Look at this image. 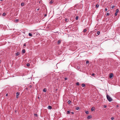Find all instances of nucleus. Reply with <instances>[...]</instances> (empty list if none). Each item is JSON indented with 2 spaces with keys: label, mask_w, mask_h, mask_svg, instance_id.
Segmentation results:
<instances>
[{
  "label": "nucleus",
  "mask_w": 120,
  "mask_h": 120,
  "mask_svg": "<svg viewBox=\"0 0 120 120\" xmlns=\"http://www.w3.org/2000/svg\"><path fill=\"white\" fill-rule=\"evenodd\" d=\"M8 95V94H6V96H7Z\"/></svg>",
  "instance_id": "41"
},
{
  "label": "nucleus",
  "mask_w": 120,
  "mask_h": 120,
  "mask_svg": "<svg viewBox=\"0 0 120 120\" xmlns=\"http://www.w3.org/2000/svg\"><path fill=\"white\" fill-rule=\"evenodd\" d=\"M111 119L112 120H113L114 119V118L113 117H112L111 118Z\"/></svg>",
  "instance_id": "35"
},
{
  "label": "nucleus",
  "mask_w": 120,
  "mask_h": 120,
  "mask_svg": "<svg viewBox=\"0 0 120 120\" xmlns=\"http://www.w3.org/2000/svg\"><path fill=\"white\" fill-rule=\"evenodd\" d=\"M34 115L36 116H37V114H34Z\"/></svg>",
  "instance_id": "31"
},
{
  "label": "nucleus",
  "mask_w": 120,
  "mask_h": 120,
  "mask_svg": "<svg viewBox=\"0 0 120 120\" xmlns=\"http://www.w3.org/2000/svg\"><path fill=\"white\" fill-rule=\"evenodd\" d=\"M99 5H98V4H97L96 5V8H98L99 7Z\"/></svg>",
  "instance_id": "15"
},
{
  "label": "nucleus",
  "mask_w": 120,
  "mask_h": 120,
  "mask_svg": "<svg viewBox=\"0 0 120 120\" xmlns=\"http://www.w3.org/2000/svg\"><path fill=\"white\" fill-rule=\"evenodd\" d=\"M61 41V40H59L57 42V43L58 44H60V43Z\"/></svg>",
  "instance_id": "3"
},
{
  "label": "nucleus",
  "mask_w": 120,
  "mask_h": 120,
  "mask_svg": "<svg viewBox=\"0 0 120 120\" xmlns=\"http://www.w3.org/2000/svg\"><path fill=\"white\" fill-rule=\"evenodd\" d=\"M24 46H26V44H24Z\"/></svg>",
  "instance_id": "36"
},
{
  "label": "nucleus",
  "mask_w": 120,
  "mask_h": 120,
  "mask_svg": "<svg viewBox=\"0 0 120 120\" xmlns=\"http://www.w3.org/2000/svg\"><path fill=\"white\" fill-rule=\"evenodd\" d=\"M106 107V105H104V108H105Z\"/></svg>",
  "instance_id": "39"
},
{
  "label": "nucleus",
  "mask_w": 120,
  "mask_h": 120,
  "mask_svg": "<svg viewBox=\"0 0 120 120\" xmlns=\"http://www.w3.org/2000/svg\"><path fill=\"white\" fill-rule=\"evenodd\" d=\"M97 33L99 35L100 33V32L98 31L97 32Z\"/></svg>",
  "instance_id": "26"
},
{
  "label": "nucleus",
  "mask_w": 120,
  "mask_h": 120,
  "mask_svg": "<svg viewBox=\"0 0 120 120\" xmlns=\"http://www.w3.org/2000/svg\"><path fill=\"white\" fill-rule=\"evenodd\" d=\"M119 11L118 9H117L116 10V12L117 13L119 12Z\"/></svg>",
  "instance_id": "18"
},
{
  "label": "nucleus",
  "mask_w": 120,
  "mask_h": 120,
  "mask_svg": "<svg viewBox=\"0 0 120 120\" xmlns=\"http://www.w3.org/2000/svg\"><path fill=\"white\" fill-rule=\"evenodd\" d=\"M68 104H70L71 103V101L70 100H69L68 101Z\"/></svg>",
  "instance_id": "11"
},
{
  "label": "nucleus",
  "mask_w": 120,
  "mask_h": 120,
  "mask_svg": "<svg viewBox=\"0 0 120 120\" xmlns=\"http://www.w3.org/2000/svg\"><path fill=\"white\" fill-rule=\"evenodd\" d=\"M52 107L50 106H49L48 107V109H52Z\"/></svg>",
  "instance_id": "4"
},
{
  "label": "nucleus",
  "mask_w": 120,
  "mask_h": 120,
  "mask_svg": "<svg viewBox=\"0 0 120 120\" xmlns=\"http://www.w3.org/2000/svg\"><path fill=\"white\" fill-rule=\"evenodd\" d=\"M115 15L116 16L117 15V13L115 12Z\"/></svg>",
  "instance_id": "32"
},
{
  "label": "nucleus",
  "mask_w": 120,
  "mask_h": 120,
  "mask_svg": "<svg viewBox=\"0 0 120 120\" xmlns=\"http://www.w3.org/2000/svg\"><path fill=\"white\" fill-rule=\"evenodd\" d=\"M26 65L27 66H29L30 65V64H26Z\"/></svg>",
  "instance_id": "27"
},
{
  "label": "nucleus",
  "mask_w": 120,
  "mask_h": 120,
  "mask_svg": "<svg viewBox=\"0 0 120 120\" xmlns=\"http://www.w3.org/2000/svg\"><path fill=\"white\" fill-rule=\"evenodd\" d=\"M67 78H65V80H67Z\"/></svg>",
  "instance_id": "38"
},
{
  "label": "nucleus",
  "mask_w": 120,
  "mask_h": 120,
  "mask_svg": "<svg viewBox=\"0 0 120 120\" xmlns=\"http://www.w3.org/2000/svg\"><path fill=\"white\" fill-rule=\"evenodd\" d=\"M79 67H78V69H79Z\"/></svg>",
  "instance_id": "47"
},
{
  "label": "nucleus",
  "mask_w": 120,
  "mask_h": 120,
  "mask_svg": "<svg viewBox=\"0 0 120 120\" xmlns=\"http://www.w3.org/2000/svg\"><path fill=\"white\" fill-rule=\"evenodd\" d=\"M47 90L46 88H44L43 89V90L44 92H45L47 91Z\"/></svg>",
  "instance_id": "6"
},
{
  "label": "nucleus",
  "mask_w": 120,
  "mask_h": 120,
  "mask_svg": "<svg viewBox=\"0 0 120 120\" xmlns=\"http://www.w3.org/2000/svg\"><path fill=\"white\" fill-rule=\"evenodd\" d=\"M6 13H3L2 15L3 16H4L6 15Z\"/></svg>",
  "instance_id": "21"
},
{
  "label": "nucleus",
  "mask_w": 120,
  "mask_h": 120,
  "mask_svg": "<svg viewBox=\"0 0 120 120\" xmlns=\"http://www.w3.org/2000/svg\"><path fill=\"white\" fill-rule=\"evenodd\" d=\"M115 7V5H113L112 6V7L111 8H112V9H113V8H114V7Z\"/></svg>",
  "instance_id": "22"
},
{
  "label": "nucleus",
  "mask_w": 120,
  "mask_h": 120,
  "mask_svg": "<svg viewBox=\"0 0 120 120\" xmlns=\"http://www.w3.org/2000/svg\"><path fill=\"white\" fill-rule=\"evenodd\" d=\"M19 19H16V20H15V22H17L19 21Z\"/></svg>",
  "instance_id": "16"
},
{
  "label": "nucleus",
  "mask_w": 120,
  "mask_h": 120,
  "mask_svg": "<svg viewBox=\"0 0 120 120\" xmlns=\"http://www.w3.org/2000/svg\"><path fill=\"white\" fill-rule=\"evenodd\" d=\"M38 98H39V97H38Z\"/></svg>",
  "instance_id": "49"
},
{
  "label": "nucleus",
  "mask_w": 120,
  "mask_h": 120,
  "mask_svg": "<svg viewBox=\"0 0 120 120\" xmlns=\"http://www.w3.org/2000/svg\"><path fill=\"white\" fill-rule=\"evenodd\" d=\"M18 96H16V98H18Z\"/></svg>",
  "instance_id": "42"
},
{
  "label": "nucleus",
  "mask_w": 120,
  "mask_h": 120,
  "mask_svg": "<svg viewBox=\"0 0 120 120\" xmlns=\"http://www.w3.org/2000/svg\"><path fill=\"white\" fill-rule=\"evenodd\" d=\"M89 62L88 61H86V64H88V63H89Z\"/></svg>",
  "instance_id": "33"
},
{
  "label": "nucleus",
  "mask_w": 120,
  "mask_h": 120,
  "mask_svg": "<svg viewBox=\"0 0 120 120\" xmlns=\"http://www.w3.org/2000/svg\"><path fill=\"white\" fill-rule=\"evenodd\" d=\"M1 60H0V63H1Z\"/></svg>",
  "instance_id": "46"
},
{
  "label": "nucleus",
  "mask_w": 120,
  "mask_h": 120,
  "mask_svg": "<svg viewBox=\"0 0 120 120\" xmlns=\"http://www.w3.org/2000/svg\"><path fill=\"white\" fill-rule=\"evenodd\" d=\"M92 118V116H88V117H87V118L89 119H90Z\"/></svg>",
  "instance_id": "5"
},
{
  "label": "nucleus",
  "mask_w": 120,
  "mask_h": 120,
  "mask_svg": "<svg viewBox=\"0 0 120 120\" xmlns=\"http://www.w3.org/2000/svg\"><path fill=\"white\" fill-rule=\"evenodd\" d=\"M85 113L87 114H89V112L88 111H85Z\"/></svg>",
  "instance_id": "13"
},
{
  "label": "nucleus",
  "mask_w": 120,
  "mask_h": 120,
  "mask_svg": "<svg viewBox=\"0 0 120 120\" xmlns=\"http://www.w3.org/2000/svg\"><path fill=\"white\" fill-rule=\"evenodd\" d=\"M82 86L83 87H84L85 86V85L84 84H82Z\"/></svg>",
  "instance_id": "14"
},
{
  "label": "nucleus",
  "mask_w": 120,
  "mask_h": 120,
  "mask_svg": "<svg viewBox=\"0 0 120 120\" xmlns=\"http://www.w3.org/2000/svg\"><path fill=\"white\" fill-rule=\"evenodd\" d=\"M107 8H105V11H107Z\"/></svg>",
  "instance_id": "29"
},
{
  "label": "nucleus",
  "mask_w": 120,
  "mask_h": 120,
  "mask_svg": "<svg viewBox=\"0 0 120 120\" xmlns=\"http://www.w3.org/2000/svg\"><path fill=\"white\" fill-rule=\"evenodd\" d=\"M29 36H30V37H31L32 36V34H31V33H29Z\"/></svg>",
  "instance_id": "12"
},
{
  "label": "nucleus",
  "mask_w": 120,
  "mask_h": 120,
  "mask_svg": "<svg viewBox=\"0 0 120 120\" xmlns=\"http://www.w3.org/2000/svg\"><path fill=\"white\" fill-rule=\"evenodd\" d=\"M67 19H65V21H67Z\"/></svg>",
  "instance_id": "40"
},
{
  "label": "nucleus",
  "mask_w": 120,
  "mask_h": 120,
  "mask_svg": "<svg viewBox=\"0 0 120 120\" xmlns=\"http://www.w3.org/2000/svg\"><path fill=\"white\" fill-rule=\"evenodd\" d=\"M91 110L92 111H93L95 110L94 108H93V107L92 108H91Z\"/></svg>",
  "instance_id": "9"
},
{
  "label": "nucleus",
  "mask_w": 120,
  "mask_h": 120,
  "mask_svg": "<svg viewBox=\"0 0 120 120\" xmlns=\"http://www.w3.org/2000/svg\"><path fill=\"white\" fill-rule=\"evenodd\" d=\"M94 75H95V74L94 73H93V74H92L91 75H92V76H94Z\"/></svg>",
  "instance_id": "34"
},
{
  "label": "nucleus",
  "mask_w": 120,
  "mask_h": 120,
  "mask_svg": "<svg viewBox=\"0 0 120 120\" xmlns=\"http://www.w3.org/2000/svg\"><path fill=\"white\" fill-rule=\"evenodd\" d=\"M53 2V1H52V0H51L50 2V4H52V3Z\"/></svg>",
  "instance_id": "28"
},
{
  "label": "nucleus",
  "mask_w": 120,
  "mask_h": 120,
  "mask_svg": "<svg viewBox=\"0 0 120 120\" xmlns=\"http://www.w3.org/2000/svg\"><path fill=\"white\" fill-rule=\"evenodd\" d=\"M3 0H0V1H2Z\"/></svg>",
  "instance_id": "48"
},
{
  "label": "nucleus",
  "mask_w": 120,
  "mask_h": 120,
  "mask_svg": "<svg viewBox=\"0 0 120 120\" xmlns=\"http://www.w3.org/2000/svg\"><path fill=\"white\" fill-rule=\"evenodd\" d=\"M39 10V8H38L37 9V10L38 11Z\"/></svg>",
  "instance_id": "44"
},
{
  "label": "nucleus",
  "mask_w": 120,
  "mask_h": 120,
  "mask_svg": "<svg viewBox=\"0 0 120 120\" xmlns=\"http://www.w3.org/2000/svg\"><path fill=\"white\" fill-rule=\"evenodd\" d=\"M19 54H20V53L19 52H17L16 54V56H18L19 55Z\"/></svg>",
  "instance_id": "7"
},
{
  "label": "nucleus",
  "mask_w": 120,
  "mask_h": 120,
  "mask_svg": "<svg viewBox=\"0 0 120 120\" xmlns=\"http://www.w3.org/2000/svg\"><path fill=\"white\" fill-rule=\"evenodd\" d=\"M110 15V14L109 13H107V15Z\"/></svg>",
  "instance_id": "30"
},
{
  "label": "nucleus",
  "mask_w": 120,
  "mask_h": 120,
  "mask_svg": "<svg viewBox=\"0 0 120 120\" xmlns=\"http://www.w3.org/2000/svg\"><path fill=\"white\" fill-rule=\"evenodd\" d=\"M24 5V3H22L21 4V5L22 6L23 5Z\"/></svg>",
  "instance_id": "19"
},
{
  "label": "nucleus",
  "mask_w": 120,
  "mask_h": 120,
  "mask_svg": "<svg viewBox=\"0 0 120 120\" xmlns=\"http://www.w3.org/2000/svg\"><path fill=\"white\" fill-rule=\"evenodd\" d=\"M75 19L76 20H77L78 19V17L77 16H76Z\"/></svg>",
  "instance_id": "24"
},
{
  "label": "nucleus",
  "mask_w": 120,
  "mask_h": 120,
  "mask_svg": "<svg viewBox=\"0 0 120 120\" xmlns=\"http://www.w3.org/2000/svg\"><path fill=\"white\" fill-rule=\"evenodd\" d=\"M113 77V74L112 73L111 74L109 75V78H112Z\"/></svg>",
  "instance_id": "2"
},
{
  "label": "nucleus",
  "mask_w": 120,
  "mask_h": 120,
  "mask_svg": "<svg viewBox=\"0 0 120 120\" xmlns=\"http://www.w3.org/2000/svg\"><path fill=\"white\" fill-rule=\"evenodd\" d=\"M70 111H67V114H69L70 113Z\"/></svg>",
  "instance_id": "17"
},
{
  "label": "nucleus",
  "mask_w": 120,
  "mask_h": 120,
  "mask_svg": "<svg viewBox=\"0 0 120 120\" xmlns=\"http://www.w3.org/2000/svg\"><path fill=\"white\" fill-rule=\"evenodd\" d=\"M22 52L23 53H24L25 52V50L24 49L22 51Z\"/></svg>",
  "instance_id": "8"
},
{
  "label": "nucleus",
  "mask_w": 120,
  "mask_h": 120,
  "mask_svg": "<svg viewBox=\"0 0 120 120\" xmlns=\"http://www.w3.org/2000/svg\"><path fill=\"white\" fill-rule=\"evenodd\" d=\"M45 15V16H46V15Z\"/></svg>",
  "instance_id": "45"
},
{
  "label": "nucleus",
  "mask_w": 120,
  "mask_h": 120,
  "mask_svg": "<svg viewBox=\"0 0 120 120\" xmlns=\"http://www.w3.org/2000/svg\"><path fill=\"white\" fill-rule=\"evenodd\" d=\"M71 113H72V114H73L74 113V112H71Z\"/></svg>",
  "instance_id": "43"
},
{
  "label": "nucleus",
  "mask_w": 120,
  "mask_h": 120,
  "mask_svg": "<svg viewBox=\"0 0 120 120\" xmlns=\"http://www.w3.org/2000/svg\"><path fill=\"white\" fill-rule=\"evenodd\" d=\"M86 29H85L83 30V32H86Z\"/></svg>",
  "instance_id": "25"
},
{
  "label": "nucleus",
  "mask_w": 120,
  "mask_h": 120,
  "mask_svg": "<svg viewBox=\"0 0 120 120\" xmlns=\"http://www.w3.org/2000/svg\"><path fill=\"white\" fill-rule=\"evenodd\" d=\"M119 107V106H118V105H117L116 106V108H117V107Z\"/></svg>",
  "instance_id": "37"
},
{
  "label": "nucleus",
  "mask_w": 120,
  "mask_h": 120,
  "mask_svg": "<svg viewBox=\"0 0 120 120\" xmlns=\"http://www.w3.org/2000/svg\"><path fill=\"white\" fill-rule=\"evenodd\" d=\"M76 84L78 86H79V82H77L76 83Z\"/></svg>",
  "instance_id": "23"
},
{
  "label": "nucleus",
  "mask_w": 120,
  "mask_h": 120,
  "mask_svg": "<svg viewBox=\"0 0 120 120\" xmlns=\"http://www.w3.org/2000/svg\"><path fill=\"white\" fill-rule=\"evenodd\" d=\"M75 109L76 110H79V107H77Z\"/></svg>",
  "instance_id": "20"
},
{
  "label": "nucleus",
  "mask_w": 120,
  "mask_h": 120,
  "mask_svg": "<svg viewBox=\"0 0 120 120\" xmlns=\"http://www.w3.org/2000/svg\"><path fill=\"white\" fill-rule=\"evenodd\" d=\"M107 98L108 101H112V99L108 95H107Z\"/></svg>",
  "instance_id": "1"
},
{
  "label": "nucleus",
  "mask_w": 120,
  "mask_h": 120,
  "mask_svg": "<svg viewBox=\"0 0 120 120\" xmlns=\"http://www.w3.org/2000/svg\"><path fill=\"white\" fill-rule=\"evenodd\" d=\"M19 92H17L16 93V94L17 96H18L19 95Z\"/></svg>",
  "instance_id": "10"
}]
</instances>
